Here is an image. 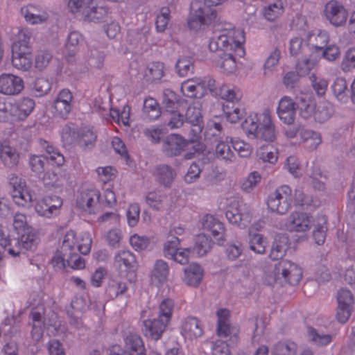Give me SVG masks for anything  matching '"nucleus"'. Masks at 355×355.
<instances>
[{"label":"nucleus","instance_id":"nucleus-1","mask_svg":"<svg viewBox=\"0 0 355 355\" xmlns=\"http://www.w3.org/2000/svg\"><path fill=\"white\" fill-rule=\"evenodd\" d=\"M245 41L244 31L229 23L223 24L215 33L208 47L211 51L222 52L214 62L221 73L229 76L237 71V60L245 53Z\"/></svg>","mask_w":355,"mask_h":355},{"label":"nucleus","instance_id":"nucleus-2","mask_svg":"<svg viewBox=\"0 0 355 355\" xmlns=\"http://www.w3.org/2000/svg\"><path fill=\"white\" fill-rule=\"evenodd\" d=\"M92 243V238L89 232H67L63 236L60 250L52 258V264L56 269H63L67 266L76 270L84 268L85 261L78 252L88 254L91 250Z\"/></svg>","mask_w":355,"mask_h":355},{"label":"nucleus","instance_id":"nucleus-3","mask_svg":"<svg viewBox=\"0 0 355 355\" xmlns=\"http://www.w3.org/2000/svg\"><path fill=\"white\" fill-rule=\"evenodd\" d=\"M241 125L248 137L252 136L266 141H273L277 135L271 112L268 109L250 114Z\"/></svg>","mask_w":355,"mask_h":355},{"label":"nucleus","instance_id":"nucleus-4","mask_svg":"<svg viewBox=\"0 0 355 355\" xmlns=\"http://www.w3.org/2000/svg\"><path fill=\"white\" fill-rule=\"evenodd\" d=\"M31 35L26 29H19L12 46V63L22 71L28 70L33 64V49L30 44Z\"/></svg>","mask_w":355,"mask_h":355},{"label":"nucleus","instance_id":"nucleus-5","mask_svg":"<svg viewBox=\"0 0 355 355\" xmlns=\"http://www.w3.org/2000/svg\"><path fill=\"white\" fill-rule=\"evenodd\" d=\"M98 3V0H69L67 7L76 17L98 24L104 21L107 16V8Z\"/></svg>","mask_w":355,"mask_h":355},{"label":"nucleus","instance_id":"nucleus-6","mask_svg":"<svg viewBox=\"0 0 355 355\" xmlns=\"http://www.w3.org/2000/svg\"><path fill=\"white\" fill-rule=\"evenodd\" d=\"M10 193L14 204L20 208L28 209L36 200V193L26 181L14 174L9 178Z\"/></svg>","mask_w":355,"mask_h":355},{"label":"nucleus","instance_id":"nucleus-7","mask_svg":"<svg viewBox=\"0 0 355 355\" xmlns=\"http://www.w3.org/2000/svg\"><path fill=\"white\" fill-rule=\"evenodd\" d=\"M227 1L205 0L203 3H199L188 20L189 28L193 30H198L202 26L214 23L217 18V12L211 7L222 5Z\"/></svg>","mask_w":355,"mask_h":355},{"label":"nucleus","instance_id":"nucleus-8","mask_svg":"<svg viewBox=\"0 0 355 355\" xmlns=\"http://www.w3.org/2000/svg\"><path fill=\"white\" fill-rule=\"evenodd\" d=\"M41 313L33 311L31 313V318L33 321V329L31 331L32 338L35 341H39L43 335V329L42 324H44L49 336H61L66 331V327L61 324L58 320V316L55 313H52L49 318H45L42 322L41 320Z\"/></svg>","mask_w":355,"mask_h":355},{"label":"nucleus","instance_id":"nucleus-9","mask_svg":"<svg viewBox=\"0 0 355 355\" xmlns=\"http://www.w3.org/2000/svg\"><path fill=\"white\" fill-rule=\"evenodd\" d=\"M100 191L93 187L81 188L77 193L76 207L87 214H96L101 210Z\"/></svg>","mask_w":355,"mask_h":355},{"label":"nucleus","instance_id":"nucleus-10","mask_svg":"<svg viewBox=\"0 0 355 355\" xmlns=\"http://www.w3.org/2000/svg\"><path fill=\"white\" fill-rule=\"evenodd\" d=\"M190 135L191 136V134ZM197 144V142L191 141V137L187 140L178 134H171L164 140L163 150L168 156H178L190 144H192L193 151L184 155L186 159H190L193 158L196 155L202 153L196 151L195 146L196 147Z\"/></svg>","mask_w":355,"mask_h":355},{"label":"nucleus","instance_id":"nucleus-11","mask_svg":"<svg viewBox=\"0 0 355 355\" xmlns=\"http://www.w3.org/2000/svg\"><path fill=\"white\" fill-rule=\"evenodd\" d=\"M340 55V49L336 44L327 45L318 52V54H314L312 60H299L297 63V69L300 75H307L318 65L322 58L327 61L333 62L337 60Z\"/></svg>","mask_w":355,"mask_h":355},{"label":"nucleus","instance_id":"nucleus-12","mask_svg":"<svg viewBox=\"0 0 355 355\" xmlns=\"http://www.w3.org/2000/svg\"><path fill=\"white\" fill-rule=\"evenodd\" d=\"M291 189L284 185L271 193L267 198L268 209L279 214H286L291 205Z\"/></svg>","mask_w":355,"mask_h":355},{"label":"nucleus","instance_id":"nucleus-13","mask_svg":"<svg viewBox=\"0 0 355 355\" xmlns=\"http://www.w3.org/2000/svg\"><path fill=\"white\" fill-rule=\"evenodd\" d=\"M225 216L227 220L240 228H245L252 219V214L249 207L239 204L236 200H232L227 207Z\"/></svg>","mask_w":355,"mask_h":355},{"label":"nucleus","instance_id":"nucleus-14","mask_svg":"<svg viewBox=\"0 0 355 355\" xmlns=\"http://www.w3.org/2000/svg\"><path fill=\"white\" fill-rule=\"evenodd\" d=\"M163 252L166 258L182 265L186 264L190 259L195 257L191 248L180 247V239L177 237L164 243Z\"/></svg>","mask_w":355,"mask_h":355},{"label":"nucleus","instance_id":"nucleus-15","mask_svg":"<svg viewBox=\"0 0 355 355\" xmlns=\"http://www.w3.org/2000/svg\"><path fill=\"white\" fill-rule=\"evenodd\" d=\"M186 118L193 128L191 130V141L197 142L196 151L203 152L205 145L201 142L202 130V116L198 105L189 106L186 112Z\"/></svg>","mask_w":355,"mask_h":355},{"label":"nucleus","instance_id":"nucleus-16","mask_svg":"<svg viewBox=\"0 0 355 355\" xmlns=\"http://www.w3.org/2000/svg\"><path fill=\"white\" fill-rule=\"evenodd\" d=\"M315 221L306 213L293 212L286 219L279 222V227L289 232L304 233L310 230Z\"/></svg>","mask_w":355,"mask_h":355},{"label":"nucleus","instance_id":"nucleus-17","mask_svg":"<svg viewBox=\"0 0 355 355\" xmlns=\"http://www.w3.org/2000/svg\"><path fill=\"white\" fill-rule=\"evenodd\" d=\"M208 90L213 96L231 103L238 102L242 96L240 89L236 86L226 83H217L212 78L208 80Z\"/></svg>","mask_w":355,"mask_h":355},{"label":"nucleus","instance_id":"nucleus-18","mask_svg":"<svg viewBox=\"0 0 355 355\" xmlns=\"http://www.w3.org/2000/svg\"><path fill=\"white\" fill-rule=\"evenodd\" d=\"M35 211L46 218H52L58 216L62 206V199L58 196H44L35 202Z\"/></svg>","mask_w":355,"mask_h":355},{"label":"nucleus","instance_id":"nucleus-19","mask_svg":"<svg viewBox=\"0 0 355 355\" xmlns=\"http://www.w3.org/2000/svg\"><path fill=\"white\" fill-rule=\"evenodd\" d=\"M203 231L209 232L218 245H223L226 240L224 224L214 215L207 214L200 220Z\"/></svg>","mask_w":355,"mask_h":355},{"label":"nucleus","instance_id":"nucleus-20","mask_svg":"<svg viewBox=\"0 0 355 355\" xmlns=\"http://www.w3.org/2000/svg\"><path fill=\"white\" fill-rule=\"evenodd\" d=\"M329 40L328 33L322 30L309 31L305 37V42L309 51L302 60H312L314 54H318L323 47H325Z\"/></svg>","mask_w":355,"mask_h":355},{"label":"nucleus","instance_id":"nucleus-21","mask_svg":"<svg viewBox=\"0 0 355 355\" xmlns=\"http://www.w3.org/2000/svg\"><path fill=\"white\" fill-rule=\"evenodd\" d=\"M114 266L121 272H127L130 282H134L136 279L135 272L138 263L135 254L129 250H121L114 257Z\"/></svg>","mask_w":355,"mask_h":355},{"label":"nucleus","instance_id":"nucleus-22","mask_svg":"<svg viewBox=\"0 0 355 355\" xmlns=\"http://www.w3.org/2000/svg\"><path fill=\"white\" fill-rule=\"evenodd\" d=\"M110 355H146L143 340L137 334H130L125 339V350L119 345H113L110 349Z\"/></svg>","mask_w":355,"mask_h":355},{"label":"nucleus","instance_id":"nucleus-23","mask_svg":"<svg viewBox=\"0 0 355 355\" xmlns=\"http://www.w3.org/2000/svg\"><path fill=\"white\" fill-rule=\"evenodd\" d=\"M216 315L217 317V334L219 336L226 338L230 341L236 342L239 335V329L230 325L229 322L230 311L226 309H218Z\"/></svg>","mask_w":355,"mask_h":355},{"label":"nucleus","instance_id":"nucleus-24","mask_svg":"<svg viewBox=\"0 0 355 355\" xmlns=\"http://www.w3.org/2000/svg\"><path fill=\"white\" fill-rule=\"evenodd\" d=\"M324 14L327 19L336 27L344 26L348 17V12L343 5L334 0L326 3Z\"/></svg>","mask_w":355,"mask_h":355},{"label":"nucleus","instance_id":"nucleus-25","mask_svg":"<svg viewBox=\"0 0 355 355\" xmlns=\"http://www.w3.org/2000/svg\"><path fill=\"white\" fill-rule=\"evenodd\" d=\"M73 95L67 89H62L55 98L51 110L54 116L65 119L71 110Z\"/></svg>","mask_w":355,"mask_h":355},{"label":"nucleus","instance_id":"nucleus-26","mask_svg":"<svg viewBox=\"0 0 355 355\" xmlns=\"http://www.w3.org/2000/svg\"><path fill=\"white\" fill-rule=\"evenodd\" d=\"M277 272H281L282 279L291 284H296L302 277V269L295 263L282 260L276 264Z\"/></svg>","mask_w":355,"mask_h":355},{"label":"nucleus","instance_id":"nucleus-27","mask_svg":"<svg viewBox=\"0 0 355 355\" xmlns=\"http://www.w3.org/2000/svg\"><path fill=\"white\" fill-rule=\"evenodd\" d=\"M210 77H195L188 79L182 83L181 91L182 94L188 97H197L202 96L208 89V80Z\"/></svg>","mask_w":355,"mask_h":355},{"label":"nucleus","instance_id":"nucleus-28","mask_svg":"<svg viewBox=\"0 0 355 355\" xmlns=\"http://www.w3.org/2000/svg\"><path fill=\"white\" fill-rule=\"evenodd\" d=\"M297 105L289 96H284L279 101L277 114L279 120L285 124L291 125L296 116Z\"/></svg>","mask_w":355,"mask_h":355},{"label":"nucleus","instance_id":"nucleus-29","mask_svg":"<svg viewBox=\"0 0 355 355\" xmlns=\"http://www.w3.org/2000/svg\"><path fill=\"white\" fill-rule=\"evenodd\" d=\"M24 89L22 78L12 73L0 75V93L5 95L19 94Z\"/></svg>","mask_w":355,"mask_h":355},{"label":"nucleus","instance_id":"nucleus-30","mask_svg":"<svg viewBox=\"0 0 355 355\" xmlns=\"http://www.w3.org/2000/svg\"><path fill=\"white\" fill-rule=\"evenodd\" d=\"M205 276L203 267L197 262H192L183 269L182 282L190 287L197 288Z\"/></svg>","mask_w":355,"mask_h":355},{"label":"nucleus","instance_id":"nucleus-31","mask_svg":"<svg viewBox=\"0 0 355 355\" xmlns=\"http://www.w3.org/2000/svg\"><path fill=\"white\" fill-rule=\"evenodd\" d=\"M21 14L26 21L31 24H37L45 22L49 18L46 9L40 6L28 5L21 9Z\"/></svg>","mask_w":355,"mask_h":355},{"label":"nucleus","instance_id":"nucleus-32","mask_svg":"<svg viewBox=\"0 0 355 355\" xmlns=\"http://www.w3.org/2000/svg\"><path fill=\"white\" fill-rule=\"evenodd\" d=\"M19 159L20 154L15 147L7 141L0 144V160L4 166L14 168L18 165Z\"/></svg>","mask_w":355,"mask_h":355},{"label":"nucleus","instance_id":"nucleus-33","mask_svg":"<svg viewBox=\"0 0 355 355\" xmlns=\"http://www.w3.org/2000/svg\"><path fill=\"white\" fill-rule=\"evenodd\" d=\"M169 324L161 318L148 319L144 321L142 331L146 336L158 340L165 331Z\"/></svg>","mask_w":355,"mask_h":355},{"label":"nucleus","instance_id":"nucleus-34","mask_svg":"<svg viewBox=\"0 0 355 355\" xmlns=\"http://www.w3.org/2000/svg\"><path fill=\"white\" fill-rule=\"evenodd\" d=\"M128 277L116 275L112 277L107 286L106 292L111 298H115L126 293L128 289V284H131Z\"/></svg>","mask_w":355,"mask_h":355},{"label":"nucleus","instance_id":"nucleus-35","mask_svg":"<svg viewBox=\"0 0 355 355\" xmlns=\"http://www.w3.org/2000/svg\"><path fill=\"white\" fill-rule=\"evenodd\" d=\"M180 333L188 339H193L201 336L203 329L200 322L194 317L184 318L181 323Z\"/></svg>","mask_w":355,"mask_h":355},{"label":"nucleus","instance_id":"nucleus-36","mask_svg":"<svg viewBox=\"0 0 355 355\" xmlns=\"http://www.w3.org/2000/svg\"><path fill=\"white\" fill-rule=\"evenodd\" d=\"M286 5L284 0H275L262 8L261 15L266 21L274 22L284 14Z\"/></svg>","mask_w":355,"mask_h":355},{"label":"nucleus","instance_id":"nucleus-37","mask_svg":"<svg viewBox=\"0 0 355 355\" xmlns=\"http://www.w3.org/2000/svg\"><path fill=\"white\" fill-rule=\"evenodd\" d=\"M169 267L164 260H157L150 272V281L157 286L165 283L168 277Z\"/></svg>","mask_w":355,"mask_h":355},{"label":"nucleus","instance_id":"nucleus-38","mask_svg":"<svg viewBox=\"0 0 355 355\" xmlns=\"http://www.w3.org/2000/svg\"><path fill=\"white\" fill-rule=\"evenodd\" d=\"M331 89L334 98L338 103L346 104L348 102V85L345 78L336 77L332 82Z\"/></svg>","mask_w":355,"mask_h":355},{"label":"nucleus","instance_id":"nucleus-39","mask_svg":"<svg viewBox=\"0 0 355 355\" xmlns=\"http://www.w3.org/2000/svg\"><path fill=\"white\" fill-rule=\"evenodd\" d=\"M21 235L17 241V247L21 252V250L33 251L39 243V237L36 232L32 229L21 233Z\"/></svg>","mask_w":355,"mask_h":355},{"label":"nucleus","instance_id":"nucleus-40","mask_svg":"<svg viewBox=\"0 0 355 355\" xmlns=\"http://www.w3.org/2000/svg\"><path fill=\"white\" fill-rule=\"evenodd\" d=\"M230 137H226L224 139L218 140L215 147L214 155L216 158L226 162H232L235 155L230 146Z\"/></svg>","mask_w":355,"mask_h":355},{"label":"nucleus","instance_id":"nucleus-41","mask_svg":"<svg viewBox=\"0 0 355 355\" xmlns=\"http://www.w3.org/2000/svg\"><path fill=\"white\" fill-rule=\"evenodd\" d=\"M211 239L202 233L195 236L193 247L191 249L195 257H202L211 250Z\"/></svg>","mask_w":355,"mask_h":355},{"label":"nucleus","instance_id":"nucleus-42","mask_svg":"<svg viewBox=\"0 0 355 355\" xmlns=\"http://www.w3.org/2000/svg\"><path fill=\"white\" fill-rule=\"evenodd\" d=\"M15 107V116L16 121H23L32 112L35 107V102L29 98H24L18 101L13 102Z\"/></svg>","mask_w":355,"mask_h":355},{"label":"nucleus","instance_id":"nucleus-43","mask_svg":"<svg viewBox=\"0 0 355 355\" xmlns=\"http://www.w3.org/2000/svg\"><path fill=\"white\" fill-rule=\"evenodd\" d=\"M288 247V238L286 234L276 236L270 253V259L276 260L282 258L286 254Z\"/></svg>","mask_w":355,"mask_h":355},{"label":"nucleus","instance_id":"nucleus-44","mask_svg":"<svg viewBox=\"0 0 355 355\" xmlns=\"http://www.w3.org/2000/svg\"><path fill=\"white\" fill-rule=\"evenodd\" d=\"M300 137L305 146L311 150L316 149L322 142L320 133L304 128L300 130Z\"/></svg>","mask_w":355,"mask_h":355},{"label":"nucleus","instance_id":"nucleus-45","mask_svg":"<svg viewBox=\"0 0 355 355\" xmlns=\"http://www.w3.org/2000/svg\"><path fill=\"white\" fill-rule=\"evenodd\" d=\"M327 218L324 216H318L312 226H313V238L315 243L318 245H322L326 239Z\"/></svg>","mask_w":355,"mask_h":355},{"label":"nucleus","instance_id":"nucleus-46","mask_svg":"<svg viewBox=\"0 0 355 355\" xmlns=\"http://www.w3.org/2000/svg\"><path fill=\"white\" fill-rule=\"evenodd\" d=\"M280 58V50L277 48L270 53L263 67V75L266 77H270L275 73L279 64Z\"/></svg>","mask_w":355,"mask_h":355},{"label":"nucleus","instance_id":"nucleus-47","mask_svg":"<svg viewBox=\"0 0 355 355\" xmlns=\"http://www.w3.org/2000/svg\"><path fill=\"white\" fill-rule=\"evenodd\" d=\"M267 246L266 239L260 234L254 233L252 229L249 230V248L257 254H264Z\"/></svg>","mask_w":355,"mask_h":355},{"label":"nucleus","instance_id":"nucleus-48","mask_svg":"<svg viewBox=\"0 0 355 355\" xmlns=\"http://www.w3.org/2000/svg\"><path fill=\"white\" fill-rule=\"evenodd\" d=\"M130 243L136 251L151 250L155 245L154 239L137 234L130 236Z\"/></svg>","mask_w":355,"mask_h":355},{"label":"nucleus","instance_id":"nucleus-49","mask_svg":"<svg viewBox=\"0 0 355 355\" xmlns=\"http://www.w3.org/2000/svg\"><path fill=\"white\" fill-rule=\"evenodd\" d=\"M155 176L157 180L166 187H170L172 184L175 173L166 165H162L156 168Z\"/></svg>","mask_w":355,"mask_h":355},{"label":"nucleus","instance_id":"nucleus-50","mask_svg":"<svg viewBox=\"0 0 355 355\" xmlns=\"http://www.w3.org/2000/svg\"><path fill=\"white\" fill-rule=\"evenodd\" d=\"M334 112V107L331 103L322 102L315 106L314 119L319 123H324L332 116Z\"/></svg>","mask_w":355,"mask_h":355},{"label":"nucleus","instance_id":"nucleus-51","mask_svg":"<svg viewBox=\"0 0 355 355\" xmlns=\"http://www.w3.org/2000/svg\"><path fill=\"white\" fill-rule=\"evenodd\" d=\"M130 108L125 105L121 110L111 108L110 111V117L119 125H123L125 127L130 126Z\"/></svg>","mask_w":355,"mask_h":355},{"label":"nucleus","instance_id":"nucleus-52","mask_svg":"<svg viewBox=\"0 0 355 355\" xmlns=\"http://www.w3.org/2000/svg\"><path fill=\"white\" fill-rule=\"evenodd\" d=\"M174 301L169 298L163 300L158 308L157 317L170 324L174 311Z\"/></svg>","mask_w":355,"mask_h":355},{"label":"nucleus","instance_id":"nucleus-53","mask_svg":"<svg viewBox=\"0 0 355 355\" xmlns=\"http://www.w3.org/2000/svg\"><path fill=\"white\" fill-rule=\"evenodd\" d=\"M97 135L91 128H84L79 134L78 144L83 149L92 148L96 143Z\"/></svg>","mask_w":355,"mask_h":355},{"label":"nucleus","instance_id":"nucleus-54","mask_svg":"<svg viewBox=\"0 0 355 355\" xmlns=\"http://www.w3.org/2000/svg\"><path fill=\"white\" fill-rule=\"evenodd\" d=\"M163 104L166 112L184 107V101H178L176 94L171 90L164 92Z\"/></svg>","mask_w":355,"mask_h":355},{"label":"nucleus","instance_id":"nucleus-55","mask_svg":"<svg viewBox=\"0 0 355 355\" xmlns=\"http://www.w3.org/2000/svg\"><path fill=\"white\" fill-rule=\"evenodd\" d=\"M0 121L10 123L17 121L13 102L0 101Z\"/></svg>","mask_w":355,"mask_h":355},{"label":"nucleus","instance_id":"nucleus-56","mask_svg":"<svg viewBox=\"0 0 355 355\" xmlns=\"http://www.w3.org/2000/svg\"><path fill=\"white\" fill-rule=\"evenodd\" d=\"M193 69V61L191 56L182 55L178 58L175 64V70L180 76L184 77L187 76Z\"/></svg>","mask_w":355,"mask_h":355},{"label":"nucleus","instance_id":"nucleus-57","mask_svg":"<svg viewBox=\"0 0 355 355\" xmlns=\"http://www.w3.org/2000/svg\"><path fill=\"white\" fill-rule=\"evenodd\" d=\"M278 150L273 146H263L259 148L257 154V156L263 162L274 164L278 159Z\"/></svg>","mask_w":355,"mask_h":355},{"label":"nucleus","instance_id":"nucleus-58","mask_svg":"<svg viewBox=\"0 0 355 355\" xmlns=\"http://www.w3.org/2000/svg\"><path fill=\"white\" fill-rule=\"evenodd\" d=\"M297 352V345L290 340L279 342L273 349L272 355H295Z\"/></svg>","mask_w":355,"mask_h":355},{"label":"nucleus","instance_id":"nucleus-59","mask_svg":"<svg viewBox=\"0 0 355 355\" xmlns=\"http://www.w3.org/2000/svg\"><path fill=\"white\" fill-rule=\"evenodd\" d=\"M144 112L150 120L157 119L161 114L160 107L157 101L148 97L144 102Z\"/></svg>","mask_w":355,"mask_h":355},{"label":"nucleus","instance_id":"nucleus-60","mask_svg":"<svg viewBox=\"0 0 355 355\" xmlns=\"http://www.w3.org/2000/svg\"><path fill=\"white\" fill-rule=\"evenodd\" d=\"M261 180V174L257 171H252L243 180L241 189L245 192H251L259 186Z\"/></svg>","mask_w":355,"mask_h":355},{"label":"nucleus","instance_id":"nucleus-61","mask_svg":"<svg viewBox=\"0 0 355 355\" xmlns=\"http://www.w3.org/2000/svg\"><path fill=\"white\" fill-rule=\"evenodd\" d=\"M164 72V64L159 62H155L148 64L145 72V76L148 80H157L163 77Z\"/></svg>","mask_w":355,"mask_h":355},{"label":"nucleus","instance_id":"nucleus-62","mask_svg":"<svg viewBox=\"0 0 355 355\" xmlns=\"http://www.w3.org/2000/svg\"><path fill=\"white\" fill-rule=\"evenodd\" d=\"M111 146L114 152L120 156V157L127 164H130V157L128 154L125 144L119 137H113L111 139Z\"/></svg>","mask_w":355,"mask_h":355},{"label":"nucleus","instance_id":"nucleus-63","mask_svg":"<svg viewBox=\"0 0 355 355\" xmlns=\"http://www.w3.org/2000/svg\"><path fill=\"white\" fill-rule=\"evenodd\" d=\"M327 176L320 169H315L308 179V183L315 190L322 191L325 187Z\"/></svg>","mask_w":355,"mask_h":355},{"label":"nucleus","instance_id":"nucleus-64","mask_svg":"<svg viewBox=\"0 0 355 355\" xmlns=\"http://www.w3.org/2000/svg\"><path fill=\"white\" fill-rule=\"evenodd\" d=\"M164 199V196L155 191H149L145 196L146 204L155 210H160L163 207Z\"/></svg>","mask_w":355,"mask_h":355}]
</instances>
